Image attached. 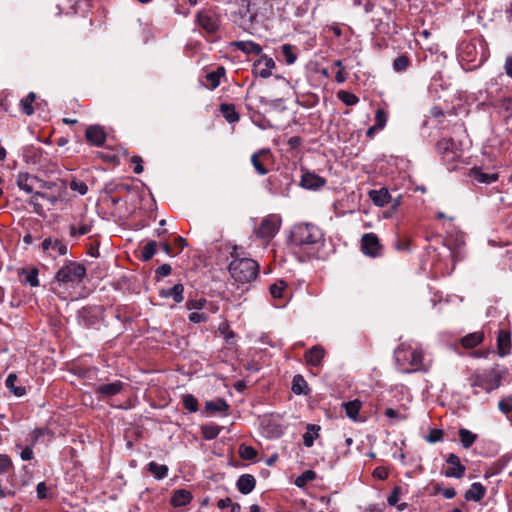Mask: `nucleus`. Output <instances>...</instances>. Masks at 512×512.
<instances>
[{
  "mask_svg": "<svg viewBox=\"0 0 512 512\" xmlns=\"http://www.w3.org/2000/svg\"><path fill=\"white\" fill-rule=\"evenodd\" d=\"M156 252L157 242L153 240L147 242L141 250V260L145 262L150 261Z\"/></svg>",
  "mask_w": 512,
  "mask_h": 512,
  "instance_id": "obj_46",
  "label": "nucleus"
},
{
  "mask_svg": "<svg viewBox=\"0 0 512 512\" xmlns=\"http://www.w3.org/2000/svg\"><path fill=\"white\" fill-rule=\"evenodd\" d=\"M320 427L314 424H309L307 426V431L303 434V444L304 446L310 448L314 444V440L319 436L318 431Z\"/></svg>",
  "mask_w": 512,
  "mask_h": 512,
  "instance_id": "obj_40",
  "label": "nucleus"
},
{
  "mask_svg": "<svg viewBox=\"0 0 512 512\" xmlns=\"http://www.w3.org/2000/svg\"><path fill=\"white\" fill-rule=\"evenodd\" d=\"M183 292L184 286L177 283L171 288L161 289L159 296L161 298H172L175 303H181L184 300Z\"/></svg>",
  "mask_w": 512,
  "mask_h": 512,
  "instance_id": "obj_27",
  "label": "nucleus"
},
{
  "mask_svg": "<svg viewBox=\"0 0 512 512\" xmlns=\"http://www.w3.org/2000/svg\"><path fill=\"white\" fill-rule=\"evenodd\" d=\"M293 182V176L290 172L281 171L268 177L266 187L271 195L288 197Z\"/></svg>",
  "mask_w": 512,
  "mask_h": 512,
  "instance_id": "obj_7",
  "label": "nucleus"
},
{
  "mask_svg": "<svg viewBox=\"0 0 512 512\" xmlns=\"http://www.w3.org/2000/svg\"><path fill=\"white\" fill-rule=\"evenodd\" d=\"M272 159L269 149H261L251 155V163L259 175H266L269 172L267 165L272 163Z\"/></svg>",
  "mask_w": 512,
  "mask_h": 512,
  "instance_id": "obj_13",
  "label": "nucleus"
},
{
  "mask_svg": "<svg viewBox=\"0 0 512 512\" xmlns=\"http://www.w3.org/2000/svg\"><path fill=\"white\" fill-rule=\"evenodd\" d=\"M327 180L313 171L302 169L300 186L306 190H318L324 187Z\"/></svg>",
  "mask_w": 512,
  "mask_h": 512,
  "instance_id": "obj_16",
  "label": "nucleus"
},
{
  "mask_svg": "<svg viewBox=\"0 0 512 512\" xmlns=\"http://www.w3.org/2000/svg\"><path fill=\"white\" fill-rule=\"evenodd\" d=\"M477 48L474 42H465L461 45L462 58L469 62L476 61Z\"/></svg>",
  "mask_w": 512,
  "mask_h": 512,
  "instance_id": "obj_39",
  "label": "nucleus"
},
{
  "mask_svg": "<svg viewBox=\"0 0 512 512\" xmlns=\"http://www.w3.org/2000/svg\"><path fill=\"white\" fill-rule=\"evenodd\" d=\"M444 432L441 429H431L426 437L430 443H436L443 439Z\"/></svg>",
  "mask_w": 512,
  "mask_h": 512,
  "instance_id": "obj_63",
  "label": "nucleus"
},
{
  "mask_svg": "<svg viewBox=\"0 0 512 512\" xmlns=\"http://www.w3.org/2000/svg\"><path fill=\"white\" fill-rule=\"evenodd\" d=\"M96 371H97V368H95V367L91 368V367L74 366L72 368V373L81 379L91 378V375L94 374Z\"/></svg>",
  "mask_w": 512,
  "mask_h": 512,
  "instance_id": "obj_52",
  "label": "nucleus"
},
{
  "mask_svg": "<svg viewBox=\"0 0 512 512\" xmlns=\"http://www.w3.org/2000/svg\"><path fill=\"white\" fill-rule=\"evenodd\" d=\"M39 182V179L29 173H19L16 179L17 186L19 189L25 191L28 194L34 192V184Z\"/></svg>",
  "mask_w": 512,
  "mask_h": 512,
  "instance_id": "obj_23",
  "label": "nucleus"
},
{
  "mask_svg": "<svg viewBox=\"0 0 512 512\" xmlns=\"http://www.w3.org/2000/svg\"><path fill=\"white\" fill-rule=\"evenodd\" d=\"M91 225L89 224H82L80 227H76L72 225L70 227V236L77 237V236H83L88 234L91 231Z\"/></svg>",
  "mask_w": 512,
  "mask_h": 512,
  "instance_id": "obj_59",
  "label": "nucleus"
},
{
  "mask_svg": "<svg viewBox=\"0 0 512 512\" xmlns=\"http://www.w3.org/2000/svg\"><path fill=\"white\" fill-rule=\"evenodd\" d=\"M410 65H411V59L405 53L398 55L393 60V64H392L394 71L397 73L405 72L410 67Z\"/></svg>",
  "mask_w": 512,
  "mask_h": 512,
  "instance_id": "obj_37",
  "label": "nucleus"
},
{
  "mask_svg": "<svg viewBox=\"0 0 512 512\" xmlns=\"http://www.w3.org/2000/svg\"><path fill=\"white\" fill-rule=\"evenodd\" d=\"M13 469V462L7 454H0V474L8 473Z\"/></svg>",
  "mask_w": 512,
  "mask_h": 512,
  "instance_id": "obj_56",
  "label": "nucleus"
},
{
  "mask_svg": "<svg viewBox=\"0 0 512 512\" xmlns=\"http://www.w3.org/2000/svg\"><path fill=\"white\" fill-rule=\"evenodd\" d=\"M401 494H402V488L400 486H394L391 494L387 498L388 505L389 506L397 505Z\"/></svg>",
  "mask_w": 512,
  "mask_h": 512,
  "instance_id": "obj_61",
  "label": "nucleus"
},
{
  "mask_svg": "<svg viewBox=\"0 0 512 512\" xmlns=\"http://www.w3.org/2000/svg\"><path fill=\"white\" fill-rule=\"evenodd\" d=\"M498 409L507 416V419L512 423V395L503 397L498 402Z\"/></svg>",
  "mask_w": 512,
  "mask_h": 512,
  "instance_id": "obj_47",
  "label": "nucleus"
},
{
  "mask_svg": "<svg viewBox=\"0 0 512 512\" xmlns=\"http://www.w3.org/2000/svg\"><path fill=\"white\" fill-rule=\"evenodd\" d=\"M486 494V488L480 482H474L470 488L465 492L464 498L466 501L480 502Z\"/></svg>",
  "mask_w": 512,
  "mask_h": 512,
  "instance_id": "obj_24",
  "label": "nucleus"
},
{
  "mask_svg": "<svg viewBox=\"0 0 512 512\" xmlns=\"http://www.w3.org/2000/svg\"><path fill=\"white\" fill-rule=\"evenodd\" d=\"M387 123V113L384 109L379 108L375 112V126L382 130Z\"/></svg>",
  "mask_w": 512,
  "mask_h": 512,
  "instance_id": "obj_55",
  "label": "nucleus"
},
{
  "mask_svg": "<svg viewBox=\"0 0 512 512\" xmlns=\"http://www.w3.org/2000/svg\"><path fill=\"white\" fill-rule=\"evenodd\" d=\"M282 219L277 214H269L262 219L259 226L254 230L258 238L270 240L279 231Z\"/></svg>",
  "mask_w": 512,
  "mask_h": 512,
  "instance_id": "obj_9",
  "label": "nucleus"
},
{
  "mask_svg": "<svg viewBox=\"0 0 512 512\" xmlns=\"http://www.w3.org/2000/svg\"><path fill=\"white\" fill-rule=\"evenodd\" d=\"M275 66L274 60L266 54H263L253 63L252 74L264 79L269 78Z\"/></svg>",
  "mask_w": 512,
  "mask_h": 512,
  "instance_id": "obj_14",
  "label": "nucleus"
},
{
  "mask_svg": "<svg viewBox=\"0 0 512 512\" xmlns=\"http://www.w3.org/2000/svg\"><path fill=\"white\" fill-rule=\"evenodd\" d=\"M504 379V373L498 369V365L489 369L475 370L469 377V383L473 388V395L481 391L491 393L497 390Z\"/></svg>",
  "mask_w": 512,
  "mask_h": 512,
  "instance_id": "obj_2",
  "label": "nucleus"
},
{
  "mask_svg": "<svg viewBox=\"0 0 512 512\" xmlns=\"http://www.w3.org/2000/svg\"><path fill=\"white\" fill-rule=\"evenodd\" d=\"M290 245L303 250L318 249L324 241L322 230L311 223L296 224L290 234Z\"/></svg>",
  "mask_w": 512,
  "mask_h": 512,
  "instance_id": "obj_1",
  "label": "nucleus"
},
{
  "mask_svg": "<svg viewBox=\"0 0 512 512\" xmlns=\"http://www.w3.org/2000/svg\"><path fill=\"white\" fill-rule=\"evenodd\" d=\"M369 197L372 202L379 207H383L390 203L391 195L386 188H381L379 190H371L369 192Z\"/></svg>",
  "mask_w": 512,
  "mask_h": 512,
  "instance_id": "obj_31",
  "label": "nucleus"
},
{
  "mask_svg": "<svg viewBox=\"0 0 512 512\" xmlns=\"http://www.w3.org/2000/svg\"><path fill=\"white\" fill-rule=\"evenodd\" d=\"M393 247L395 250L399 252H410L411 241L407 237H401L400 235H396L395 240L393 242Z\"/></svg>",
  "mask_w": 512,
  "mask_h": 512,
  "instance_id": "obj_48",
  "label": "nucleus"
},
{
  "mask_svg": "<svg viewBox=\"0 0 512 512\" xmlns=\"http://www.w3.org/2000/svg\"><path fill=\"white\" fill-rule=\"evenodd\" d=\"M147 470L157 479L162 480L168 476L169 468L167 465L158 464L151 461L147 464Z\"/></svg>",
  "mask_w": 512,
  "mask_h": 512,
  "instance_id": "obj_35",
  "label": "nucleus"
},
{
  "mask_svg": "<svg viewBox=\"0 0 512 512\" xmlns=\"http://www.w3.org/2000/svg\"><path fill=\"white\" fill-rule=\"evenodd\" d=\"M461 142L451 137H443L439 139L435 145L437 155L442 162L447 165L449 170L454 169V163L462 156Z\"/></svg>",
  "mask_w": 512,
  "mask_h": 512,
  "instance_id": "obj_5",
  "label": "nucleus"
},
{
  "mask_svg": "<svg viewBox=\"0 0 512 512\" xmlns=\"http://www.w3.org/2000/svg\"><path fill=\"white\" fill-rule=\"evenodd\" d=\"M259 269V264L251 258H236L228 266L231 277L242 284L255 280Z\"/></svg>",
  "mask_w": 512,
  "mask_h": 512,
  "instance_id": "obj_4",
  "label": "nucleus"
},
{
  "mask_svg": "<svg viewBox=\"0 0 512 512\" xmlns=\"http://www.w3.org/2000/svg\"><path fill=\"white\" fill-rule=\"evenodd\" d=\"M37 498L40 500L49 498L48 487L45 482H40L36 486Z\"/></svg>",
  "mask_w": 512,
  "mask_h": 512,
  "instance_id": "obj_64",
  "label": "nucleus"
},
{
  "mask_svg": "<svg viewBox=\"0 0 512 512\" xmlns=\"http://www.w3.org/2000/svg\"><path fill=\"white\" fill-rule=\"evenodd\" d=\"M219 332L224 336L226 343L231 344V340L235 338V333L230 329L227 322L219 325Z\"/></svg>",
  "mask_w": 512,
  "mask_h": 512,
  "instance_id": "obj_57",
  "label": "nucleus"
},
{
  "mask_svg": "<svg viewBox=\"0 0 512 512\" xmlns=\"http://www.w3.org/2000/svg\"><path fill=\"white\" fill-rule=\"evenodd\" d=\"M286 290L287 283L283 280H279L270 286L269 291L273 299L276 301L275 306L284 307L286 305Z\"/></svg>",
  "mask_w": 512,
  "mask_h": 512,
  "instance_id": "obj_18",
  "label": "nucleus"
},
{
  "mask_svg": "<svg viewBox=\"0 0 512 512\" xmlns=\"http://www.w3.org/2000/svg\"><path fill=\"white\" fill-rule=\"evenodd\" d=\"M192 499L193 496L190 491L186 489H178L174 491L170 499V504L175 508L183 507L188 505L192 501Z\"/></svg>",
  "mask_w": 512,
  "mask_h": 512,
  "instance_id": "obj_26",
  "label": "nucleus"
},
{
  "mask_svg": "<svg viewBox=\"0 0 512 512\" xmlns=\"http://www.w3.org/2000/svg\"><path fill=\"white\" fill-rule=\"evenodd\" d=\"M20 275H25V278L22 280L25 284H29L31 287L39 286V270L37 268H32L29 270L22 269Z\"/></svg>",
  "mask_w": 512,
  "mask_h": 512,
  "instance_id": "obj_43",
  "label": "nucleus"
},
{
  "mask_svg": "<svg viewBox=\"0 0 512 512\" xmlns=\"http://www.w3.org/2000/svg\"><path fill=\"white\" fill-rule=\"evenodd\" d=\"M220 112L222 116L225 118V120L230 124L236 123L240 119V115L236 111V107L234 104L222 103L220 105Z\"/></svg>",
  "mask_w": 512,
  "mask_h": 512,
  "instance_id": "obj_34",
  "label": "nucleus"
},
{
  "mask_svg": "<svg viewBox=\"0 0 512 512\" xmlns=\"http://www.w3.org/2000/svg\"><path fill=\"white\" fill-rule=\"evenodd\" d=\"M484 340V333L481 331H476L473 333H469L461 338L460 343L465 349H472L478 346Z\"/></svg>",
  "mask_w": 512,
  "mask_h": 512,
  "instance_id": "obj_33",
  "label": "nucleus"
},
{
  "mask_svg": "<svg viewBox=\"0 0 512 512\" xmlns=\"http://www.w3.org/2000/svg\"><path fill=\"white\" fill-rule=\"evenodd\" d=\"M208 301L205 298L189 299L186 302L188 310H202L207 307Z\"/></svg>",
  "mask_w": 512,
  "mask_h": 512,
  "instance_id": "obj_54",
  "label": "nucleus"
},
{
  "mask_svg": "<svg viewBox=\"0 0 512 512\" xmlns=\"http://www.w3.org/2000/svg\"><path fill=\"white\" fill-rule=\"evenodd\" d=\"M37 95L34 92H29L28 95L21 99L20 107L23 113L30 116L34 113L33 103L35 102Z\"/></svg>",
  "mask_w": 512,
  "mask_h": 512,
  "instance_id": "obj_41",
  "label": "nucleus"
},
{
  "mask_svg": "<svg viewBox=\"0 0 512 512\" xmlns=\"http://www.w3.org/2000/svg\"><path fill=\"white\" fill-rule=\"evenodd\" d=\"M337 97L347 106H353L359 102V98L354 93L345 90L339 91Z\"/></svg>",
  "mask_w": 512,
  "mask_h": 512,
  "instance_id": "obj_50",
  "label": "nucleus"
},
{
  "mask_svg": "<svg viewBox=\"0 0 512 512\" xmlns=\"http://www.w3.org/2000/svg\"><path fill=\"white\" fill-rule=\"evenodd\" d=\"M231 45L236 50H239L246 55H256V56H260V57H261V55H263L262 47L258 43L251 41V40L234 41V42H232Z\"/></svg>",
  "mask_w": 512,
  "mask_h": 512,
  "instance_id": "obj_20",
  "label": "nucleus"
},
{
  "mask_svg": "<svg viewBox=\"0 0 512 512\" xmlns=\"http://www.w3.org/2000/svg\"><path fill=\"white\" fill-rule=\"evenodd\" d=\"M324 356V348L320 345H315L305 352L304 359L308 365L318 367L321 364Z\"/></svg>",
  "mask_w": 512,
  "mask_h": 512,
  "instance_id": "obj_21",
  "label": "nucleus"
},
{
  "mask_svg": "<svg viewBox=\"0 0 512 512\" xmlns=\"http://www.w3.org/2000/svg\"><path fill=\"white\" fill-rule=\"evenodd\" d=\"M87 269L84 264L66 260L64 265L56 272L55 280L59 284L78 285L86 277Z\"/></svg>",
  "mask_w": 512,
  "mask_h": 512,
  "instance_id": "obj_6",
  "label": "nucleus"
},
{
  "mask_svg": "<svg viewBox=\"0 0 512 512\" xmlns=\"http://www.w3.org/2000/svg\"><path fill=\"white\" fill-rule=\"evenodd\" d=\"M458 435L460 442L465 449H469L477 440V435L466 428H460Z\"/></svg>",
  "mask_w": 512,
  "mask_h": 512,
  "instance_id": "obj_38",
  "label": "nucleus"
},
{
  "mask_svg": "<svg viewBox=\"0 0 512 512\" xmlns=\"http://www.w3.org/2000/svg\"><path fill=\"white\" fill-rule=\"evenodd\" d=\"M239 456L243 460L253 461V460H255L257 458L258 452L252 446L241 444L240 447H239Z\"/></svg>",
  "mask_w": 512,
  "mask_h": 512,
  "instance_id": "obj_49",
  "label": "nucleus"
},
{
  "mask_svg": "<svg viewBox=\"0 0 512 512\" xmlns=\"http://www.w3.org/2000/svg\"><path fill=\"white\" fill-rule=\"evenodd\" d=\"M126 386L127 384L120 380L111 383H102L94 386V393L99 400H108L120 394Z\"/></svg>",
  "mask_w": 512,
  "mask_h": 512,
  "instance_id": "obj_12",
  "label": "nucleus"
},
{
  "mask_svg": "<svg viewBox=\"0 0 512 512\" xmlns=\"http://www.w3.org/2000/svg\"><path fill=\"white\" fill-rule=\"evenodd\" d=\"M316 478V473L313 470H306L300 476H298L295 480V484L298 487H303L308 482L314 480Z\"/></svg>",
  "mask_w": 512,
  "mask_h": 512,
  "instance_id": "obj_53",
  "label": "nucleus"
},
{
  "mask_svg": "<svg viewBox=\"0 0 512 512\" xmlns=\"http://www.w3.org/2000/svg\"><path fill=\"white\" fill-rule=\"evenodd\" d=\"M256 486V479L251 474H242L239 476L236 487L238 491L244 495L251 493Z\"/></svg>",
  "mask_w": 512,
  "mask_h": 512,
  "instance_id": "obj_25",
  "label": "nucleus"
},
{
  "mask_svg": "<svg viewBox=\"0 0 512 512\" xmlns=\"http://www.w3.org/2000/svg\"><path fill=\"white\" fill-rule=\"evenodd\" d=\"M226 74V69L223 66H218L215 70L208 72L205 75L206 87L210 90L216 89L220 85V80Z\"/></svg>",
  "mask_w": 512,
  "mask_h": 512,
  "instance_id": "obj_28",
  "label": "nucleus"
},
{
  "mask_svg": "<svg viewBox=\"0 0 512 512\" xmlns=\"http://www.w3.org/2000/svg\"><path fill=\"white\" fill-rule=\"evenodd\" d=\"M171 272L172 267L170 264H162L155 270V279L159 281L160 279L169 276Z\"/></svg>",
  "mask_w": 512,
  "mask_h": 512,
  "instance_id": "obj_60",
  "label": "nucleus"
},
{
  "mask_svg": "<svg viewBox=\"0 0 512 512\" xmlns=\"http://www.w3.org/2000/svg\"><path fill=\"white\" fill-rule=\"evenodd\" d=\"M85 139L92 146L102 147L107 140V133L101 125H90L85 130Z\"/></svg>",
  "mask_w": 512,
  "mask_h": 512,
  "instance_id": "obj_15",
  "label": "nucleus"
},
{
  "mask_svg": "<svg viewBox=\"0 0 512 512\" xmlns=\"http://www.w3.org/2000/svg\"><path fill=\"white\" fill-rule=\"evenodd\" d=\"M18 380V376L16 373L8 374L5 380V387L16 397H23L26 395V388L22 385L17 386L16 382Z\"/></svg>",
  "mask_w": 512,
  "mask_h": 512,
  "instance_id": "obj_30",
  "label": "nucleus"
},
{
  "mask_svg": "<svg viewBox=\"0 0 512 512\" xmlns=\"http://www.w3.org/2000/svg\"><path fill=\"white\" fill-rule=\"evenodd\" d=\"M69 188L72 191L78 192L80 195H85L88 192V186L85 182L80 180H72L69 184Z\"/></svg>",
  "mask_w": 512,
  "mask_h": 512,
  "instance_id": "obj_58",
  "label": "nucleus"
},
{
  "mask_svg": "<svg viewBox=\"0 0 512 512\" xmlns=\"http://www.w3.org/2000/svg\"><path fill=\"white\" fill-rule=\"evenodd\" d=\"M469 176L478 183L491 184L498 180V173H486L480 167L470 169Z\"/></svg>",
  "mask_w": 512,
  "mask_h": 512,
  "instance_id": "obj_22",
  "label": "nucleus"
},
{
  "mask_svg": "<svg viewBox=\"0 0 512 512\" xmlns=\"http://www.w3.org/2000/svg\"><path fill=\"white\" fill-rule=\"evenodd\" d=\"M51 250L57 252L59 256L67 254V245L60 239H54Z\"/></svg>",
  "mask_w": 512,
  "mask_h": 512,
  "instance_id": "obj_62",
  "label": "nucleus"
},
{
  "mask_svg": "<svg viewBox=\"0 0 512 512\" xmlns=\"http://www.w3.org/2000/svg\"><path fill=\"white\" fill-rule=\"evenodd\" d=\"M343 406H344L346 415L350 419L356 420L357 416L359 414V411L361 409L362 403H361L360 400L355 399V400H352V401L345 402L343 404Z\"/></svg>",
  "mask_w": 512,
  "mask_h": 512,
  "instance_id": "obj_42",
  "label": "nucleus"
},
{
  "mask_svg": "<svg viewBox=\"0 0 512 512\" xmlns=\"http://www.w3.org/2000/svg\"><path fill=\"white\" fill-rule=\"evenodd\" d=\"M281 53L284 61L287 65H292L297 60L296 47L291 44H283L281 47Z\"/></svg>",
  "mask_w": 512,
  "mask_h": 512,
  "instance_id": "obj_44",
  "label": "nucleus"
},
{
  "mask_svg": "<svg viewBox=\"0 0 512 512\" xmlns=\"http://www.w3.org/2000/svg\"><path fill=\"white\" fill-rule=\"evenodd\" d=\"M511 333L507 329H499L497 334V353L500 357L511 353Z\"/></svg>",
  "mask_w": 512,
  "mask_h": 512,
  "instance_id": "obj_19",
  "label": "nucleus"
},
{
  "mask_svg": "<svg viewBox=\"0 0 512 512\" xmlns=\"http://www.w3.org/2000/svg\"><path fill=\"white\" fill-rule=\"evenodd\" d=\"M104 315V307L100 305H88L77 312L78 323L86 328L98 324Z\"/></svg>",
  "mask_w": 512,
  "mask_h": 512,
  "instance_id": "obj_11",
  "label": "nucleus"
},
{
  "mask_svg": "<svg viewBox=\"0 0 512 512\" xmlns=\"http://www.w3.org/2000/svg\"><path fill=\"white\" fill-rule=\"evenodd\" d=\"M206 411L210 413H222L227 412L229 409V404L223 398H217L216 400L207 401L205 403Z\"/></svg>",
  "mask_w": 512,
  "mask_h": 512,
  "instance_id": "obj_36",
  "label": "nucleus"
},
{
  "mask_svg": "<svg viewBox=\"0 0 512 512\" xmlns=\"http://www.w3.org/2000/svg\"><path fill=\"white\" fill-rule=\"evenodd\" d=\"M220 431V427L214 423L205 424L201 426L202 436L206 440L215 439L219 435Z\"/></svg>",
  "mask_w": 512,
  "mask_h": 512,
  "instance_id": "obj_45",
  "label": "nucleus"
},
{
  "mask_svg": "<svg viewBox=\"0 0 512 512\" xmlns=\"http://www.w3.org/2000/svg\"><path fill=\"white\" fill-rule=\"evenodd\" d=\"M197 26L209 35H215L220 28V15L213 8H204L195 16Z\"/></svg>",
  "mask_w": 512,
  "mask_h": 512,
  "instance_id": "obj_8",
  "label": "nucleus"
},
{
  "mask_svg": "<svg viewBox=\"0 0 512 512\" xmlns=\"http://www.w3.org/2000/svg\"><path fill=\"white\" fill-rule=\"evenodd\" d=\"M446 463L449 465L444 471L446 477L460 479L464 476L466 467L461 463L460 458L456 454L450 453L446 458Z\"/></svg>",
  "mask_w": 512,
  "mask_h": 512,
  "instance_id": "obj_17",
  "label": "nucleus"
},
{
  "mask_svg": "<svg viewBox=\"0 0 512 512\" xmlns=\"http://www.w3.org/2000/svg\"><path fill=\"white\" fill-rule=\"evenodd\" d=\"M183 406L190 413H195L198 411L199 403L198 400L192 394H186L182 398Z\"/></svg>",
  "mask_w": 512,
  "mask_h": 512,
  "instance_id": "obj_51",
  "label": "nucleus"
},
{
  "mask_svg": "<svg viewBox=\"0 0 512 512\" xmlns=\"http://www.w3.org/2000/svg\"><path fill=\"white\" fill-rule=\"evenodd\" d=\"M291 391L296 395H309L311 389L301 374H297L293 377Z\"/></svg>",
  "mask_w": 512,
  "mask_h": 512,
  "instance_id": "obj_32",
  "label": "nucleus"
},
{
  "mask_svg": "<svg viewBox=\"0 0 512 512\" xmlns=\"http://www.w3.org/2000/svg\"><path fill=\"white\" fill-rule=\"evenodd\" d=\"M361 252L370 258H380L384 255V245L379 237L373 233H365L360 241Z\"/></svg>",
  "mask_w": 512,
  "mask_h": 512,
  "instance_id": "obj_10",
  "label": "nucleus"
},
{
  "mask_svg": "<svg viewBox=\"0 0 512 512\" xmlns=\"http://www.w3.org/2000/svg\"><path fill=\"white\" fill-rule=\"evenodd\" d=\"M394 357L399 369L403 372L410 373L427 370L424 364V353L421 349H413L401 345L395 350Z\"/></svg>",
  "mask_w": 512,
  "mask_h": 512,
  "instance_id": "obj_3",
  "label": "nucleus"
},
{
  "mask_svg": "<svg viewBox=\"0 0 512 512\" xmlns=\"http://www.w3.org/2000/svg\"><path fill=\"white\" fill-rule=\"evenodd\" d=\"M135 186L129 182H115L112 181L105 185L104 191L106 194H117L124 192L130 194L134 191Z\"/></svg>",
  "mask_w": 512,
  "mask_h": 512,
  "instance_id": "obj_29",
  "label": "nucleus"
}]
</instances>
